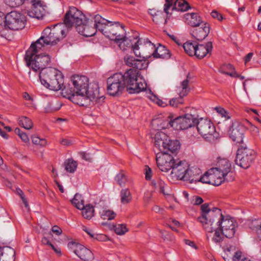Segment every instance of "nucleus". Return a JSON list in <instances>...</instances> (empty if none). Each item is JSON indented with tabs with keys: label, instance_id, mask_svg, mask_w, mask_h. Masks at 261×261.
Masks as SVG:
<instances>
[{
	"label": "nucleus",
	"instance_id": "nucleus-1",
	"mask_svg": "<svg viewBox=\"0 0 261 261\" xmlns=\"http://www.w3.org/2000/svg\"><path fill=\"white\" fill-rule=\"evenodd\" d=\"M73 88L70 84L65 85L62 95L72 102L83 107L91 105H101L105 97L100 95L97 83L89 85V79L86 76L75 75L71 77Z\"/></svg>",
	"mask_w": 261,
	"mask_h": 261
},
{
	"label": "nucleus",
	"instance_id": "nucleus-2",
	"mask_svg": "<svg viewBox=\"0 0 261 261\" xmlns=\"http://www.w3.org/2000/svg\"><path fill=\"white\" fill-rule=\"evenodd\" d=\"M138 72L134 69H129L124 74L116 73L107 79V91L111 96H119L124 89L130 94L138 93L145 90L146 84L139 82Z\"/></svg>",
	"mask_w": 261,
	"mask_h": 261
},
{
	"label": "nucleus",
	"instance_id": "nucleus-3",
	"mask_svg": "<svg viewBox=\"0 0 261 261\" xmlns=\"http://www.w3.org/2000/svg\"><path fill=\"white\" fill-rule=\"evenodd\" d=\"M238 223L236 220L229 215L224 216L220 213V216H218L212 224L206 226V231L213 232L215 234L213 240L216 243L222 241L223 237L227 238H232L234 236L238 227Z\"/></svg>",
	"mask_w": 261,
	"mask_h": 261
},
{
	"label": "nucleus",
	"instance_id": "nucleus-4",
	"mask_svg": "<svg viewBox=\"0 0 261 261\" xmlns=\"http://www.w3.org/2000/svg\"><path fill=\"white\" fill-rule=\"evenodd\" d=\"M41 49L37 47V44L33 43L25 53L27 65L35 71L40 70H41V71H44L50 62V57L48 55L38 54Z\"/></svg>",
	"mask_w": 261,
	"mask_h": 261
},
{
	"label": "nucleus",
	"instance_id": "nucleus-5",
	"mask_svg": "<svg viewBox=\"0 0 261 261\" xmlns=\"http://www.w3.org/2000/svg\"><path fill=\"white\" fill-rule=\"evenodd\" d=\"M65 32L62 24H56L46 27L42 32L41 37L34 43L39 48L44 45H55L65 37Z\"/></svg>",
	"mask_w": 261,
	"mask_h": 261
},
{
	"label": "nucleus",
	"instance_id": "nucleus-6",
	"mask_svg": "<svg viewBox=\"0 0 261 261\" xmlns=\"http://www.w3.org/2000/svg\"><path fill=\"white\" fill-rule=\"evenodd\" d=\"M95 21L98 31L106 37L114 39L120 37L122 34H125L124 26L118 21H112L106 20L99 15H95Z\"/></svg>",
	"mask_w": 261,
	"mask_h": 261
},
{
	"label": "nucleus",
	"instance_id": "nucleus-7",
	"mask_svg": "<svg viewBox=\"0 0 261 261\" xmlns=\"http://www.w3.org/2000/svg\"><path fill=\"white\" fill-rule=\"evenodd\" d=\"M39 79L43 86L51 90L62 91L65 86L61 73L54 68H47L44 71H41Z\"/></svg>",
	"mask_w": 261,
	"mask_h": 261
},
{
	"label": "nucleus",
	"instance_id": "nucleus-8",
	"mask_svg": "<svg viewBox=\"0 0 261 261\" xmlns=\"http://www.w3.org/2000/svg\"><path fill=\"white\" fill-rule=\"evenodd\" d=\"M154 146L160 152L166 153H176L180 147L179 141L171 140L162 132H158L154 137Z\"/></svg>",
	"mask_w": 261,
	"mask_h": 261
},
{
	"label": "nucleus",
	"instance_id": "nucleus-9",
	"mask_svg": "<svg viewBox=\"0 0 261 261\" xmlns=\"http://www.w3.org/2000/svg\"><path fill=\"white\" fill-rule=\"evenodd\" d=\"M143 58H147L152 55L155 58H168L170 57L169 50L164 46L160 45L155 48V45L148 39H145V43L141 47Z\"/></svg>",
	"mask_w": 261,
	"mask_h": 261
},
{
	"label": "nucleus",
	"instance_id": "nucleus-10",
	"mask_svg": "<svg viewBox=\"0 0 261 261\" xmlns=\"http://www.w3.org/2000/svg\"><path fill=\"white\" fill-rule=\"evenodd\" d=\"M254 158V151L248 148L245 144H243L238 149L235 162L242 168L247 169L250 166Z\"/></svg>",
	"mask_w": 261,
	"mask_h": 261
},
{
	"label": "nucleus",
	"instance_id": "nucleus-11",
	"mask_svg": "<svg viewBox=\"0 0 261 261\" xmlns=\"http://www.w3.org/2000/svg\"><path fill=\"white\" fill-rule=\"evenodd\" d=\"M5 25L4 27L7 28V33L8 29L16 31L23 29L25 26V16L17 11H12L7 14L5 17Z\"/></svg>",
	"mask_w": 261,
	"mask_h": 261
},
{
	"label": "nucleus",
	"instance_id": "nucleus-12",
	"mask_svg": "<svg viewBox=\"0 0 261 261\" xmlns=\"http://www.w3.org/2000/svg\"><path fill=\"white\" fill-rule=\"evenodd\" d=\"M201 216L198 218V220L202 224L206 231V226L215 222L217 217L220 216L221 210L218 208L211 209L208 203H204L201 205Z\"/></svg>",
	"mask_w": 261,
	"mask_h": 261
},
{
	"label": "nucleus",
	"instance_id": "nucleus-13",
	"mask_svg": "<svg viewBox=\"0 0 261 261\" xmlns=\"http://www.w3.org/2000/svg\"><path fill=\"white\" fill-rule=\"evenodd\" d=\"M170 126L175 129H186L196 125L197 118L195 116L190 114H186L184 116L176 117L172 119L173 117L169 116Z\"/></svg>",
	"mask_w": 261,
	"mask_h": 261
},
{
	"label": "nucleus",
	"instance_id": "nucleus-14",
	"mask_svg": "<svg viewBox=\"0 0 261 261\" xmlns=\"http://www.w3.org/2000/svg\"><path fill=\"white\" fill-rule=\"evenodd\" d=\"M86 18L83 13L75 7H70L64 16V24L67 28H71L73 25L75 29Z\"/></svg>",
	"mask_w": 261,
	"mask_h": 261
},
{
	"label": "nucleus",
	"instance_id": "nucleus-15",
	"mask_svg": "<svg viewBox=\"0 0 261 261\" xmlns=\"http://www.w3.org/2000/svg\"><path fill=\"white\" fill-rule=\"evenodd\" d=\"M125 34H122V36L120 37L116 38L115 41L118 44L120 48L123 50L126 49V47H132L136 56L141 57V53L137 51L138 50L141 49V47L145 43V39H139L134 45L131 42V40L124 36Z\"/></svg>",
	"mask_w": 261,
	"mask_h": 261
},
{
	"label": "nucleus",
	"instance_id": "nucleus-16",
	"mask_svg": "<svg viewBox=\"0 0 261 261\" xmlns=\"http://www.w3.org/2000/svg\"><path fill=\"white\" fill-rule=\"evenodd\" d=\"M156 161L158 167L163 172H168L173 169L176 162L170 153L158 152L156 154Z\"/></svg>",
	"mask_w": 261,
	"mask_h": 261
},
{
	"label": "nucleus",
	"instance_id": "nucleus-17",
	"mask_svg": "<svg viewBox=\"0 0 261 261\" xmlns=\"http://www.w3.org/2000/svg\"><path fill=\"white\" fill-rule=\"evenodd\" d=\"M68 247L83 261H92L94 259L92 251L81 244L70 242L68 243Z\"/></svg>",
	"mask_w": 261,
	"mask_h": 261
},
{
	"label": "nucleus",
	"instance_id": "nucleus-18",
	"mask_svg": "<svg viewBox=\"0 0 261 261\" xmlns=\"http://www.w3.org/2000/svg\"><path fill=\"white\" fill-rule=\"evenodd\" d=\"M95 21V16L93 19L85 18L82 23L76 27V30L81 35L85 37H91L95 35L98 30Z\"/></svg>",
	"mask_w": 261,
	"mask_h": 261
},
{
	"label": "nucleus",
	"instance_id": "nucleus-19",
	"mask_svg": "<svg viewBox=\"0 0 261 261\" xmlns=\"http://www.w3.org/2000/svg\"><path fill=\"white\" fill-rule=\"evenodd\" d=\"M245 131L246 127L243 124L238 121H234L232 122L228 134L233 141L243 145Z\"/></svg>",
	"mask_w": 261,
	"mask_h": 261
},
{
	"label": "nucleus",
	"instance_id": "nucleus-20",
	"mask_svg": "<svg viewBox=\"0 0 261 261\" xmlns=\"http://www.w3.org/2000/svg\"><path fill=\"white\" fill-rule=\"evenodd\" d=\"M189 166L187 163L179 160H176L171 171V174L172 177H176L178 179H187L188 174H186Z\"/></svg>",
	"mask_w": 261,
	"mask_h": 261
},
{
	"label": "nucleus",
	"instance_id": "nucleus-21",
	"mask_svg": "<svg viewBox=\"0 0 261 261\" xmlns=\"http://www.w3.org/2000/svg\"><path fill=\"white\" fill-rule=\"evenodd\" d=\"M196 125L199 133L203 137L212 136L216 132L215 127L210 120L200 118L197 120Z\"/></svg>",
	"mask_w": 261,
	"mask_h": 261
},
{
	"label": "nucleus",
	"instance_id": "nucleus-22",
	"mask_svg": "<svg viewBox=\"0 0 261 261\" xmlns=\"http://www.w3.org/2000/svg\"><path fill=\"white\" fill-rule=\"evenodd\" d=\"M189 74L187 75V79L184 80L181 83L180 86L178 88L181 89L179 93V97L177 98H173L169 101L170 106L173 107H177L179 105L183 103L182 97L187 95L190 91L189 87Z\"/></svg>",
	"mask_w": 261,
	"mask_h": 261
},
{
	"label": "nucleus",
	"instance_id": "nucleus-23",
	"mask_svg": "<svg viewBox=\"0 0 261 261\" xmlns=\"http://www.w3.org/2000/svg\"><path fill=\"white\" fill-rule=\"evenodd\" d=\"M46 6L42 1H38L32 4V8L28 14L30 17L42 19L46 13Z\"/></svg>",
	"mask_w": 261,
	"mask_h": 261
},
{
	"label": "nucleus",
	"instance_id": "nucleus-24",
	"mask_svg": "<svg viewBox=\"0 0 261 261\" xmlns=\"http://www.w3.org/2000/svg\"><path fill=\"white\" fill-rule=\"evenodd\" d=\"M235 250V247L233 246H230L225 250L223 256L225 261H251L243 256L241 252Z\"/></svg>",
	"mask_w": 261,
	"mask_h": 261
},
{
	"label": "nucleus",
	"instance_id": "nucleus-25",
	"mask_svg": "<svg viewBox=\"0 0 261 261\" xmlns=\"http://www.w3.org/2000/svg\"><path fill=\"white\" fill-rule=\"evenodd\" d=\"M172 1L173 0L165 1L164 11L167 14H169L168 10L171 7H172V10H176L178 11L182 12L187 11L190 8L189 4L185 0H176L173 5Z\"/></svg>",
	"mask_w": 261,
	"mask_h": 261
},
{
	"label": "nucleus",
	"instance_id": "nucleus-26",
	"mask_svg": "<svg viewBox=\"0 0 261 261\" xmlns=\"http://www.w3.org/2000/svg\"><path fill=\"white\" fill-rule=\"evenodd\" d=\"M209 32V25L206 23H204L199 27L194 28L191 32V35L197 41H202L207 36Z\"/></svg>",
	"mask_w": 261,
	"mask_h": 261
},
{
	"label": "nucleus",
	"instance_id": "nucleus-27",
	"mask_svg": "<svg viewBox=\"0 0 261 261\" xmlns=\"http://www.w3.org/2000/svg\"><path fill=\"white\" fill-rule=\"evenodd\" d=\"M194 55L198 58L202 59L207 55H210L213 48L212 42H207L205 44H197Z\"/></svg>",
	"mask_w": 261,
	"mask_h": 261
},
{
	"label": "nucleus",
	"instance_id": "nucleus-28",
	"mask_svg": "<svg viewBox=\"0 0 261 261\" xmlns=\"http://www.w3.org/2000/svg\"><path fill=\"white\" fill-rule=\"evenodd\" d=\"M207 173L209 174L210 176H213V180L214 181V182L212 183V185L216 186H218L222 184V182L225 181V180L229 181L233 179V178H232V179H228V178L226 177L225 175H222V173L221 172H220L219 171H218L214 168H212L210 169H209L207 171Z\"/></svg>",
	"mask_w": 261,
	"mask_h": 261
},
{
	"label": "nucleus",
	"instance_id": "nucleus-29",
	"mask_svg": "<svg viewBox=\"0 0 261 261\" xmlns=\"http://www.w3.org/2000/svg\"><path fill=\"white\" fill-rule=\"evenodd\" d=\"M218 171H219L222 173V175H224L226 176L227 175L230 173L231 171V165L229 161L226 159H219L216 165V167H214Z\"/></svg>",
	"mask_w": 261,
	"mask_h": 261
},
{
	"label": "nucleus",
	"instance_id": "nucleus-30",
	"mask_svg": "<svg viewBox=\"0 0 261 261\" xmlns=\"http://www.w3.org/2000/svg\"><path fill=\"white\" fill-rule=\"evenodd\" d=\"M15 250L8 246L0 247V261H14Z\"/></svg>",
	"mask_w": 261,
	"mask_h": 261
},
{
	"label": "nucleus",
	"instance_id": "nucleus-31",
	"mask_svg": "<svg viewBox=\"0 0 261 261\" xmlns=\"http://www.w3.org/2000/svg\"><path fill=\"white\" fill-rule=\"evenodd\" d=\"M187 23L194 28L199 27L202 23H205L198 14L195 13H187L185 15Z\"/></svg>",
	"mask_w": 261,
	"mask_h": 261
},
{
	"label": "nucleus",
	"instance_id": "nucleus-32",
	"mask_svg": "<svg viewBox=\"0 0 261 261\" xmlns=\"http://www.w3.org/2000/svg\"><path fill=\"white\" fill-rule=\"evenodd\" d=\"M120 201L123 204L130 203L132 200V196L129 190L127 188L123 189L120 193Z\"/></svg>",
	"mask_w": 261,
	"mask_h": 261
},
{
	"label": "nucleus",
	"instance_id": "nucleus-33",
	"mask_svg": "<svg viewBox=\"0 0 261 261\" xmlns=\"http://www.w3.org/2000/svg\"><path fill=\"white\" fill-rule=\"evenodd\" d=\"M81 210L82 211V215L85 219H90L94 216V207L91 204H86Z\"/></svg>",
	"mask_w": 261,
	"mask_h": 261
},
{
	"label": "nucleus",
	"instance_id": "nucleus-34",
	"mask_svg": "<svg viewBox=\"0 0 261 261\" xmlns=\"http://www.w3.org/2000/svg\"><path fill=\"white\" fill-rule=\"evenodd\" d=\"M71 202L73 205L79 210L84 207V199L81 194L78 193L75 194Z\"/></svg>",
	"mask_w": 261,
	"mask_h": 261
},
{
	"label": "nucleus",
	"instance_id": "nucleus-35",
	"mask_svg": "<svg viewBox=\"0 0 261 261\" xmlns=\"http://www.w3.org/2000/svg\"><path fill=\"white\" fill-rule=\"evenodd\" d=\"M77 165V163L71 159H69L64 162L65 170L70 173H73L75 171Z\"/></svg>",
	"mask_w": 261,
	"mask_h": 261
},
{
	"label": "nucleus",
	"instance_id": "nucleus-36",
	"mask_svg": "<svg viewBox=\"0 0 261 261\" xmlns=\"http://www.w3.org/2000/svg\"><path fill=\"white\" fill-rule=\"evenodd\" d=\"M19 124L26 129H31L33 125L32 120L25 116H22L19 118Z\"/></svg>",
	"mask_w": 261,
	"mask_h": 261
},
{
	"label": "nucleus",
	"instance_id": "nucleus-37",
	"mask_svg": "<svg viewBox=\"0 0 261 261\" xmlns=\"http://www.w3.org/2000/svg\"><path fill=\"white\" fill-rule=\"evenodd\" d=\"M196 45L191 42H186L183 44V48L185 52L189 56H193L195 54Z\"/></svg>",
	"mask_w": 261,
	"mask_h": 261
},
{
	"label": "nucleus",
	"instance_id": "nucleus-38",
	"mask_svg": "<svg viewBox=\"0 0 261 261\" xmlns=\"http://www.w3.org/2000/svg\"><path fill=\"white\" fill-rule=\"evenodd\" d=\"M144 59L145 58H143V59H137L136 61L134 69H136V70H135L138 73L139 71L137 70H143L146 69L148 66V62Z\"/></svg>",
	"mask_w": 261,
	"mask_h": 261
},
{
	"label": "nucleus",
	"instance_id": "nucleus-39",
	"mask_svg": "<svg viewBox=\"0 0 261 261\" xmlns=\"http://www.w3.org/2000/svg\"><path fill=\"white\" fill-rule=\"evenodd\" d=\"M151 184L155 189L159 190L160 192L163 193L164 195L168 194L165 192L164 187L165 184L162 180L158 179L156 181L153 180Z\"/></svg>",
	"mask_w": 261,
	"mask_h": 261
},
{
	"label": "nucleus",
	"instance_id": "nucleus-40",
	"mask_svg": "<svg viewBox=\"0 0 261 261\" xmlns=\"http://www.w3.org/2000/svg\"><path fill=\"white\" fill-rule=\"evenodd\" d=\"M116 216V213L111 210H104L101 214V217L103 220H113Z\"/></svg>",
	"mask_w": 261,
	"mask_h": 261
},
{
	"label": "nucleus",
	"instance_id": "nucleus-41",
	"mask_svg": "<svg viewBox=\"0 0 261 261\" xmlns=\"http://www.w3.org/2000/svg\"><path fill=\"white\" fill-rule=\"evenodd\" d=\"M220 72L228 75L227 73H232V71H235L234 67L230 64H224L221 66L219 69Z\"/></svg>",
	"mask_w": 261,
	"mask_h": 261
},
{
	"label": "nucleus",
	"instance_id": "nucleus-42",
	"mask_svg": "<svg viewBox=\"0 0 261 261\" xmlns=\"http://www.w3.org/2000/svg\"><path fill=\"white\" fill-rule=\"evenodd\" d=\"M214 177L213 176H210L209 174L207 173V172L200 178H198L197 182H201L204 184H208L212 185L214 183L213 180Z\"/></svg>",
	"mask_w": 261,
	"mask_h": 261
},
{
	"label": "nucleus",
	"instance_id": "nucleus-43",
	"mask_svg": "<svg viewBox=\"0 0 261 261\" xmlns=\"http://www.w3.org/2000/svg\"><path fill=\"white\" fill-rule=\"evenodd\" d=\"M115 231L118 235H123L128 231V229L125 224H119L115 226Z\"/></svg>",
	"mask_w": 261,
	"mask_h": 261
},
{
	"label": "nucleus",
	"instance_id": "nucleus-44",
	"mask_svg": "<svg viewBox=\"0 0 261 261\" xmlns=\"http://www.w3.org/2000/svg\"><path fill=\"white\" fill-rule=\"evenodd\" d=\"M136 60L137 59L135 57L129 55H126L124 57V62L125 64L128 66L133 67V68H134Z\"/></svg>",
	"mask_w": 261,
	"mask_h": 261
},
{
	"label": "nucleus",
	"instance_id": "nucleus-45",
	"mask_svg": "<svg viewBox=\"0 0 261 261\" xmlns=\"http://www.w3.org/2000/svg\"><path fill=\"white\" fill-rule=\"evenodd\" d=\"M188 174V179H183L185 181H189L190 183L196 182L198 180V178H197L196 175L194 174V171L190 169L189 168L187 169V172H186V174Z\"/></svg>",
	"mask_w": 261,
	"mask_h": 261
},
{
	"label": "nucleus",
	"instance_id": "nucleus-46",
	"mask_svg": "<svg viewBox=\"0 0 261 261\" xmlns=\"http://www.w3.org/2000/svg\"><path fill=\"white\" fill-rule=\"evenodd\" d=\"M115 180L120 186H123L126 181V177L123 173L120 172L116 176Z\"/></svg>",
	"mask_w": 261,
	"mask_h": 261
},
{
	"label": "nucleus",
	"instance_id": "nucleus-47",
	"mask_svg": "<svg viewBox=\"0 0 261 261\" xmlns=\"http://www.w3.org/2000/svg\"><path fill=\"white\" fill-rule=\"evenodd\" d=\"M149 98L152 101L158 104L159 106L164 107L167 106V103L166 102L163 101L162 100L158 98L156 95L151 94L150 96H149Z\"/></svg>",
	"mask_w": 261,
	"mask_h": 261
},
{
	"label": "nucleus",
	"instance_id": "nucleus-48",
	"mask_svg": "<svg viewBox=\"0 0 261 261\" xmlns=\"http://www.w3.org/2000/svg\"><path fill=\"white\" fill-rule=\"evenodd\" d=\"M25 0H5V3L11 7H16L21 5Z\"/></svg>",
	"mask_w": 261,
	"mask_h": 261
},
{
	"label": "nucleus",
	"instance_id": "nucleus-49",
	"mask_svg": "<svg viewBox=\"0 0 261 261\" xmlns=\"http://www.w3.org/2000/svg\"><path fill=\"white\" fill-rule=\"evenodd\" d=\"M32 140L33 144L38 145L42 147L45 146L47 143L45 139H40L36 136H33Z\"/></svg>",
	"mask_w": 261,
	"mask_h": 261
},
{
	"label": "nucleus",
	"instance_id": "nucleus-50",
	"mask_svg": "<svg viewBox=\"0 0 261 261\" xmlns=\"http://www.w3.org/2000/svg\"><path fill=\"white\" fill-rule=\"evenodd\" d=\"M215 110L222 117H224L225 118V120L230 118V116L228 115V113L223 108L221 107H216Z\"/></svg>",
	"mask_w": 261,
	"mask_h": 261
},
{
	"label": "nucleus",
	"instance_id": "nucleus-51",
	"mask_svg": "<svg viewBox=\"0 0 261 261\" xmlns=\"http://www.w3.org/2000/svg\"><path fill=\"white\" fill-rule=\"evenodd\" d=\"M145 179L150 180L152 177V170L148 166H145Z\"/></svg>",
	"mask_w": 261,
	"mask_h": 261
},
{
	"label": "nucleus",
	"instance_id": "nucleus-52",
	"mask_svg": "<svg viewBox=\"0 0 261 261\" xmlns=\"http://www.w3.org/2000/svg\"><path fill=\"white\" fill-rule=\"evenodd\" d=\"M211 15L214 18L217 19L220 21H221L223 18L222 15L215 10H214L212 12Z\"/></svg>",
	"mask_w": 261,
	"mask_h": 261
},
{
	"label": "nucleus",
	"instance_id": "nucleus-53",
	"mask_svg": "<svg viewBox=\"0 0 261 261\" xmlns=\"http://www.w3.org/2000/svg\"><path fill=\"white\" fill-rule=\"evenodd\" d=\"M51 231L56 233L57 235L59 236L62 233V230L60 227L57 225H54L51 228Z\"/></svg>",
	"mask_w": 261,
	"mask_h": 261
},
{
	"label": "nucleus",
	"instance_id": "nucleus-54",
	"mask_svg": "<svg viewBox=\"0 0 261 261\" xmlns=\"http://www.w3.org/2000/svg\"><path fill=\"white\" fill-rule=\"evenodd\" d=\"M160 232L161 234V237L164 240H169L171 239V235L168 232L165 230H160Z\"/></svg>",
	"mask_w": 261,
	"mask_h": 261
},
{
	"label": "nucleus",
	"instance_id": "nucleus-55",
	"mask_svg": "<svg viewBox=\"0 0 261 261\" xmlns=\"http://www.w3.org/2000/svg\"><path fill=\"white\" fill-rule=\"evenodd\" d=\"M228 74V75H229L231 77H238L241 80H244L245 79V77L244 76H242L241 75L239 74L236 72V71H232V73H227Z\"/></svg>",
	"mask_w": 261,
	"mask_h": 261
},
{
	"label": "nucleus",
	"instance_id": "nucleus-56",
	"mask_svg": "<svg viewBox=\"0 0 261 261\" xmlns=\"http://www.w3.org/2000/svg\"><path fill=\"white\" fill-rule=\"evenodd\" d=\"M93 239H96L98 241H102L107 239V237L106 236L101 234H95L94 238H93Z\"/></svg>",
	"mask_w": 261,
	"mask_h": 261
},
{
	"label": "nucleus",
	"instance_id": "nucleus-57",
	"mask_svg": "<svg viewBox=\"0 0 261 261\" xmlns=\"http://www.w3.org/2000/svg\"><path fill=\"white\" fill-rule=\"evenodd\" d=\"M184 242L186 244H187L190 246H191L192 247L195 248V249H196L197 248V246L195 244L194 242L190 241L189 240H187V239L184 240Z\"/></svg>",
	"mask_w": 261,
	"mask_h": 261
},
{
	"label": "nucleus",
	"instance_id": "nucleus-58",
	"mask_svg": "<svg viewBox=\"0 0 261 261\" xmlns=\"http://www.w3.org/2000/svg\"><path fill=\"white\" fill-rule=\"evenodd\" d=\"M54 105H54V103H50V108H51V110L54 111H57L59 109H60L61 107V106H62V105L60 102H57V107H56Z\"/></svg>",
	"mask_w": 261,
	"mask_h": 261
},
{
	"label": "nucleus",
	"instance_id": "nucleus-59",
	"mask_svg": "<svg viewBox=\"0 0 261 261\" xmlns=\"http://www.w3.org/2000/svg\"><path fill=\"white\" fill-rule=\"evenodd\" d=\"M19 137L21 139V140L25 143H27L29 141V138L26 133H23L21 134Z\"/></svg>",
	"mask_w": 261,
	"mask_h": 261
},
{
	"label": "nucleus",
	"instance_id": "nucleus-60",
	"mask_svg": "<svg viewBox=\"0 0 261 261\" xmlns=\"http://www.w3.org/2000/svg\"><path fill=\"white\" fill-rule=\"evenodd\" d=\"M42 244L45 245H48L50 246L51 248H54V245L49 242V241L45 237L42 238L41 241Z\"/></svg>",
	"mask_w": 261,
	"mask_h": 261
},
{
	"label": "nucleus",
	"instance_id": "nucleus-61",
	"mask_svg": "<svg viewBox=\"0 0 261 261\" xmlns=\"http://www.w3.org/2000/svg\"><path fill=\"white\" fill-rule=\"evenodd\" d=\"M202 198L199 196H196L194 199V204L199 205L203 202Z\"/></svg>",
	"mask_w": 261,
	"mask_h": 261
},
{
	"label": "nucleus",
	"instance_id": "nucleus-62",
	"mask_svg": "<svg viewBox=\"0 0 261 261\" xmlns=\"http://www.w3.org/2000/svg\"><path fill=\"white\" fill-rule=\"evenodd\" d=\"M83 230L86 232L90 236L91 238H94L95 234L93 233L91 229H89L86 227H84Z\"/></svg>",
	"mask_w": 261,
	"mask_h": 261
},
{
	"label": "nucleus",
	"instance_id": "nucleus-63",
	"mask_svg": "<svg viewBox=\"0 0 261 261\" xmlns=\"http://www.w3.org/2000/svg\"><path fill=\"white\" fill-rule=\"evenodd\" d=\"M61 143L63 145L69 146L72 144V142L68 139H63L61 140Z\"/></svg>",
	"mask_w": 261,
	"mask_h": 261
},
{
	"label": "nucleus",
	"instance_id": "nucleus-64",
	"mask_svg": "<svg viewBox=\"0 0 261 261\" xmlns=\"http://www.w3.org/2000/svg\"><path fill=\"white\" fill-rule=\"evenodd\" d=\"M252 56H253V53H250L248 54L247 55V56L245 57V63L250 61V60L252 58Z\"/></svg>",
	"mask_w": 261,
	"mask_h": 261
}]
</instances>
